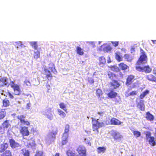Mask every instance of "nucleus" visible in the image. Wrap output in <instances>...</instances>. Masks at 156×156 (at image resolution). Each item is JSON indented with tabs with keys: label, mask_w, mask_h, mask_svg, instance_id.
Instances as JSON below:
<instances>
[{
	"label": "nucleus",
	"mask_w": 156,
	"mask_h": 156,
	"mask_svg": "<svg viewBox=\"0 0 156 156\" xmlns=\"http://www.w3.org/2000/svg\"><path fill=\"white\" fill-rule=\"evenodd\" d=\"M9 84L11 88H12L14 91V94L15 95H19L21 94V91L20 86L15 83V82L11 81Z\"/></svg>",
	"instance_id": "obj_1"
},
{
	"label": "nucleus",
	"mask_w": 156,
	"mask_h": 156,
	"mask_svg": "<svg viewBox=\"0 0 156 156\" xmlns=\"http://www.w3.org/2000/svg\"><path fill=\"white\" fill-rule=\"evenodd\" d=\"M140 52L141 55L136 62V64L139 65L143 63H146L147 60V57L144 51L140 48Z\"/></svg>",
	"instance_id": "obj_2"
},
{
	"label": "nucleus",
	"mask_w": 156,
	"mask_h": 156,
	"mask_svg": "<svg viewBox=\"0 0 156 156\" xmlns=\"http://www.w3.org/2000/svg\"><path fill=\"white\" fill-rule=\"evenodd\" d=\"M146 139L147 141L151 146H154L156 145V142L154 136H151V133L147 132L146 133Z\"/></svg>",
	"instance_id": "obj_3"
},
{
	"label": "nucleus",
	"mask_w": 156,
	"mask_h": 156,
	"mask_svg": "<svg viewBox=\"0 0 156 156\" xmlns=\"http://www.w3.org/2000/svg\"><path fill=\"white\" fill-rule=\"evenodd\" d=\"M136 69L141 72H144L146 73H149L151 72L152 69L148 65L141 67L139 66H136Z\"/></svg>",
	"instance_id": "obj_4"
},
{
	"label": "nucleus",
	"mask_w": 156,
	"mask_h": 156,
	"mask_svg": "<svg viewBox=\"0 0 156 156\" xmlns=\"http://www.w3.org/2000/svg\"><path fill=\"white\" fill-rule=\"evenodd\" d=\"M17 118L20 121L21 125L27 126H29L30 125V123L28 121L25 119L26 118L25 115H19L17 117Z\"/></svg>",
	"instance_id": "obj_5"
},
{
	"label": "nucleus",
	"mask_w": 156,
	"mask_h": 156,
	"mask_svg": "<svg viewBox=\"0 0 156 156\" xmlns=\"http://www.w3.org/2000/svg\"><path fill=\"white\" fill-rule=\"evenodd\" d=\"M76 150L80 156H86V150L84 146L79 145Z\"/></svg>",
	"instance_id": "obj_6"
},
{
	"label": "nucleus",
	"mask_w": 156,
	"mask_h": 156,
	"mask_svg": "<svg viewBox=\"0 0 156 156\" xmlns=\"http://www.w3.org/2000/svg\"><path fill=\"white\" fill-rule=\"evenodd\" d=\"M9 85L8 79L6 77L4 76L0 78V88L7 86L8 87Z\"/></svg>",
	"instance_id": "obj_7"
},
{
	"label": "nucleus",
	"mask_w": 156,
	"mask_h": 156,
	"mask_svg": "<svg viewBox=\"0 0 156 156\" xmlns=\"http://www.w3.org/2000/svg\"><path fill=\"white\" fill-rule=\"evenodd\" d=\"M135 80L134 76L132 75H128L126 79V85L127 86L131 85Z\"/></svg>",
	"instance_id": "obj_8"
},
{
	"label": "nucleus",
	"mask_w": 156,
	"mask_h": 156,
	"mask_svg": "<svg viewBox=\"0 0 156 156\" xmlns=\"http://www.w3.org/2000/svg\"><path fill=\"white\" fill-rule=\"evenodd\" d=\"M92 123L93 127H102L104 125L102 122L99 121L98 119H96L94 118H92Z\"/></svg>",
	"instance_id": "obj_9"
},
{
	"label": "nucleus",
	"mask_w": 156,
	"mask_h": 156,
	"mask_svg": "<svg viewBox=\"0 0 156 156\" xmlns=\"http://www.w3.org/2000/svg\"><path fill=\"white\" fill-rule=\"evenodd\" d=\"M36 145L34 139L31 138L28 140L27 142L26 147L28 148H34L36 147Z\"/></svg>",
	"instance_id": "obj_10"
},
{
	"label": "nucleus",
	"mask_w": 156,
	"mask_h": 156,
	"mask_svg": "<svg viewBox=\"0 0 156 156\" xmlns=\"http://www.w3.org/2000/svg\"><path fill=\"white\" fill-rule=\"evenodd\" d=\"M96 95L98 98L100 100L104 99V97L103 95V93L102 90L100 88H98L96 90Z\"/></svg>",
	"instance_id": "obj_11"
},
{
	"label": "nucleus",
	"mask_w": 156,
	"mask_h": 156,
	"mask_svg": "<svg viewBox=\"0 0 156 156\" xmlns=\"http://www.w3.org/2000/svg\"><path fill=\"white\" fill-rule=\"evenodd\" d=\"M57 131L55 130L49 133L48 135V139L50 141H54L55 139V135L57 134Z\"/></svg>",
	"instance_id": "obj_12"
},
{
	"label": "nucleus",
	"mask_w": 156,
	"mask_h": 156,
	"mask_svg": "<svg viewBox=\"0 0 156 156\" xmlns=\"http://www.w3.org/2000/svg\"><path fill=\"white\" fill-rule=\"evenodd\" d=\"M111 135L115 140L120 139L122 137L120 133L114 130L112 131Z\"/></svg>",
	"instance_id": "obj_13"
},
{
	"label": "nucleus",
	"mask_w": 156,
	"mask_h": 156,
	"mask_svg": "<svg viewBox=\"0 0 156 156\" xmlns=\"http://www.w3.org/2000/svg\"><path fill=\"white\" fill-rule=\"evenodd\" d=\"M110 87H113V89H116L118 87L120 86L119 83L118 81L116 80L112 81L109 83Z\"/></svg>",
	"instance_id": "obj_14"
},
{
	"label": "nucleus",
	"mask_w": 156,
	"mask_h": 156,
	"mask_svg": "<svg viewBox=\"0 0 156 156\" xmlns=\"http://www.w3.org/2000/svg\"><path fill=\"white\" fill-rule=\"evenodd\" d=\"M44 74L45 75V77L48 80L50 81L52 79L53 76L50 72L48 69H45L44 70Z\"/></svg>",
	"instance_id": "obj_15"
},
{
	"label": "nucleus",
	"mask_w": 156,
	"mask_h": 156,
	"mask_svg": "<svg viewBox=\"0 0 156 156\" xmlns=\"http://www.w3.org/2000/svg\"><path fill=\"white\" fill-rule=\"evenodd\" d=\"M107 75L108 78L112 81L118 78V75L110 71L107 72Z\"/></svg>",
	"instance_id": "obj_16"
},
{
	"label": "nucleus",
	"mask_w": 156,
	"mask_h": 156,
	"mask_svg": "<svg viewBox=\"0 0 156 156\" xmlns=\"http://www.w3.org/2000/svg\"><path fill=\"white\" fill-rule=\"evenodd\" d=\"M137 107L140 110L144 111L145 110V106L144 104V101L140 100L137 104Z\"/></svg>",
	"instance_id": "obj_17"
},
{
	"label": "nucleus",
	"mask_w": 156,
	"mask_h": 156,
	"mask_svg": "<svg viewBox=\"0 0 156 156\" xmlns=\"http://www.w3.org/2000/svg\"><path fill=\"white\" fill-rule=\"evenodd\" d=\"M107 95L110 98H115L118 95V94L115 92L113 89H112L107 94Z\"/></svg>",
	"instance_id": "obj_18"
},
{
	"label": "nucleus",
	"mask_w": 156,
	"mask_h": 156,
	"mask_svg": "<svg viewBox=\"0 0 156 156\" xmlns=\"http://www.w3.org/2000/svg\"><path fill=\"white\" fill-rule=\"evenodd\" d=\"M110 122L111 124L115 125H120L122 123V122H120L118 119L114 118H112L111 119Z\"/></svg>",
	"instance_id": "obj_19"
},
{
	"label": "nucleus",
	"mask_w": 156,
	"mask_h": 156,
	"mask_svg": "<svg viewBox=\"0 0 156 156\" xmlns=\"http://www.w3.org/2000/svg\"><path fill=\"white\" fill-rule=\"evenodd\" d=\"M27 128L28 127H21L20 132L23 136H28L29 135V132Z\"/></svg>",
	"instance_id": "obj_20"
},
{
	"label": "nucleus",
	"mask_w": 156,
	"mask_h": 156,
	"mask_svg": "<svg viewBox=\"0 0 156 156\" xmlns=\"http://www.w3.org/2000/svg\"><path fill=\"white\" fill-rule=\"evenodd\" d=\"M9 147L8 144L7 143H3L0 146V153L5 151Z\"/></svg>",
	"instance_id": "obj_21"
},
{
	"label": "nucleus",
	"mask_w": 156,
	"mask_h": 156,
	"mask_svg": "<svg viewBox=\"0 0 156 156\" xmlns=\"http://www.w3.org/2000/svg\"><path fill=\"white\" fill-rule=\"evenodd\" d=\"M145 118L147 120L151 121L154 120V116L149 112H146Z\"/></svg>",
	"instance_id": "obj_22"
},
{
	"label": "nucleus",
	"mask_w": 156,
	"mask_h": 156,
	"mask_svg": "<svg viewBox=\"0 0 156 156\" xmlns=\"http://www.w3.org/2000/svg\"><path fill=\"white\" fill-rule=\"evenodd\" d=\"M146 78L149 81L156 83V77L152 74L147 75Z\"/></svg>",
	"instance_id": "obj_23"
},
{
	"label": "nucleus",
	"mask_w": 156,
	"mask_h": 156,
	"mask_svg": "<svg viewBox=\"0 0 156 156\" xmlns=\"http://www.w3.org/2000/svg\"><path fill=\"white\" fill-rule=\"evenodd\" d=\"M120 69L122 70H125L129 68L128 66L124 62H121L118 64Z\"/></svg>",
	"instance_id": "obj_24"
},
{
	"label": "nucleus",
	"mask_w": 156,
	"mask_h": 156,
	"mask_svg": "<svg viewBox=\"0 0 156 156\" xmlns=\"http://www.w3.org/2000/svg\"><path fill=\"white\" fill-rule=\"evenodd\" d=\"M9 142L10 146L12 148H15L19 146V144L16 142L13 139H10Z\"/></svg>",
	"instance_id": "obj_25"
},
{
	"label": "nucleus",
	"mask_w": 156,
	"mask_h": 156,
	"mask_svg": "<svg viewBox=\"0 0 156 156\" xmlns=\"http://www.w3.org/2000/svg\"><path fill=\"white\" fill-rule=\"evenodd\" d=\"M49 69L54 74H55L57 73V71L55 68V66L53 63H50L49 64Z\"/></svg>",
	"instance_id": "obj_26"
},
{
	"label": "nucleus",
	"mask_w": 156,
	"mask_h": 156,
	"mask_svg": "<svg viewBox=\"0 0 156 156\" xmlns=\"http://www.w3.org/2000/svg\"><path fill=\"white\" fill-rule=\"evenodd\" d=\"M21 154L23 156H30V152L27 149L25 148H23L21 150Z\"/></svg>",
	"instance_id": "obj_27"
},
{
	"label": "nucleus",
	"mask_w": 156,
	"mask_h": 156,
	"mask_svg": "<svg viewBox=\"0 0 156 156\" xmlns=\"http://www.w3.org/2000/svg\"><path fill=\"white\" fill-rule=\"evenodd\" d=\"M76 51L77 53L80 55H83L84 53L83 49L79 46L76 47Z\"/></svg>",
	"instance_id": "obj_28"
},
{
	"label": "nucleus",
	"mask_w": 156,
	"mask_h": 156,
	"mask_svg": "<svg viewBox=\"0 0 156 156\" xmlns=\"http://www.w3.org/2000/svg\"><path fill=\"white\" fill-rule=\"evenodd\" d=\"M3 152L1 156H12V152L10 150H7Z\"/></svg>",
	"instance_id": "obj_29"
},
{
	"label": "nucleus",
	"mask_w": 156,
	"mask_h": 156,
	"mask_svg": "<svg viewBox=\"0 0 156 156\" xmlns=\"http://www.w3.org/2000/svg\"><path fill=\"white\" fill-rule=\"evenodd\" d=\"M124 57L126 61L129 62H131L133 59L131 56L127 54H125L124 55Z\"/></svg>",
	"instance_id": "obj_30"
},
{
	"label": "nucleus",
	"mask_w": 156,
	"mask_h": 156,
	"mask_svg": "<svg viewBox=\"0 0 156 156\" xmlns=\"http://www.w3.org/2000/svg\"><path fill=\"white\" fill-rule=\"evenodd\" d=\"M149 91L148 90H146L141 93L140 96V98L141 99H143L147 95L149 94Z\"/></svg>",
	"instance_id": "obj_31"
},
{
	"label": "nucleus",
	"mask_w": 156,
	"mask_h": 156,
	"mask_svg": "<svg viewBox=\"0 0 156 156\" xmlns=\"http://www.w3.org/2000/svg\"><path fill=\"white\" fill-rule=\"evenodd\" d=\"M120 53L119 52H116L115 53V58L118 62H121L122 60V58L120 56Z\"/></svg>",
	"instance_id": "obj_32"
},
{
	"label": "nucleus",
	"mask_w": 156,
	"mask_h": 156,
	"mask_svg": "<svg viewBox=\"0 0 156 156\" xmlns=\"http://www.w3.org/2000/svg\"><path fill=\"white\" fill-rule=\"evenodd\" d=\"M3 106L5 107H8L10 105L9 101L7 99H5L3 100Z\"/></svg>",
	"instance_id": "obj_33"
},
{
	"label": "nucleus",
	"mask_w": 156,
	"mask_h": 156,
	"mask_svg": "<svg viewBox=\"0 0 156 156\" xmlns=\"http://www.w3.org/2000/svg\"><path fill=\"white\" fill-rule=\"evenodd\" d=\"M3 127H9L11 126L9 120H6L2 124Z\"/></svg>",
	"instance_id": "obj_34"
},
{
	"label": "nucleus",
	"mask_w": 156,
	"mask_h": 156,
	"mask_svg": "<svg viewBox=\"0 0 156 156\" xmlns=\"http://www.w3.org/2000/svg\"><path fill=\"white\" fill-rule=\"evenodd\" d=\"M68 135H66V136H64V135H63L62 136V145L66 144L67 142Z\"/></svg>",
	"instance_id": "obj_35"
},
{
	"label": "nucleus",
	"mask_w": 156,
	"mask_h": 156,
	"mask_svg": "<svg viewBox=\"0 0 156 156\" xmlns=\"http://www.w3.org/2000/svg\"><path fill=\"white\" fill-rule=\"evenodd\" d=\"M30 45L34 48L35 50H37V49L38 45H37V42L36 41H32L30 42Z\"/></svg>",
	"instance_id": "obj_36"
},
{
	"label": "nucleus",
	"mask_w": 156,
	"mask_h": 156,
	"mask_svg": "<svg viewBox=\"0 0 156 156\" xmlns=\"http://www.w3.org/2000/svg\"><path fill=\"white\" fill-rule=\"evenodd\" d=\"M99 64L100 65L104 64L106 62L105 59V58L103 56L100 57L99 58Z\"/></svg>",
	"instance_id": "obj_37"
},
{
	"label": "nucleus",
	"mask_w": 156,
	"mask_h": 156,
	"mask_svg": "<svg viewBox=\"0 0 156 156\" xmlns=\"http://www.w3.org/2000/svg\"><path fill=\"white\" fill-rule=\"evenodd\" d=\"M57 111L59 115L62 116V118H64L66 116V114L64 112L62 111L61 110L58 109L57 110Z\"/></svg>",
	"instance_id": "obj_38"
},
{
	"label": "nucleus",
	"mask_w": 156,
	"mask_h": 156,
	"mask_svg": "<svg viewBox=\"0 0 156 156\" xmlns=\"http://www.w3.org/2000/svg\"><path fill=\"white\" fill-rule=\"evenodd\" d=\"M6 112L4 111L1 110L0 111V119H3L6 115Z\"/></svg>",
	"instance_id": "obj_39"
},
{
	"label": "nucleus",
	"mask_w": 156,
	"mask_h": 156,
	"mask_svg": "<svg viewBox=\"0 0 156 156\" xmlns=\"http://www.w3.org/2000/svg\"><path fill=\"white\" fill-rule=\"evenodd\" d=\"M40 52L38 51L34 52V57L36 59H37L40 57Z\"/></svg>",
	"instance_id": "obj_40"
},
{
	"label": "nucleus",
	"mask_w": 156,
	"mask_h": 156,
	"mask_svg": "<svg viewBox=\"0 0 156 156\" xmlns=\"http://www.w3.org/2000/svg\"><path fill=\"white\" fill-rule=\"evenodd\" d=\"M106 149L104 147H99L98 148V153H99L101 152L104 153Z\"/></svg>",
	"instance_id": "obj_41"
},
{
	"label": "nucleus",
	"mask_w": 156,
	"mask_h": 156,
	"mask_svg": "<svg viewBox=\"0 0 156 156\" xmlns=\"http://www.w3.org/2000/svg\"><path fill=\"white\" fill-rule=\"evenodd\" d=\"M137 92L136 91H132L130 93H127L126 94V96L127 97L129 96H133L135 95H136Z\"/></svg>",
	"instance_id": "obj_42"
},
{
	"label": "nucleus",
	"mask_w": 156,
	"mask_h": 156,
	"mask_svg": "<svg viewBox=\"0 0 156 156\" xmlns=\"http://www.w3.org/2000/svg\"><path fill=\"white\" fill-rule=\"evenodd\" d=\"M134 135L137 138L140 136L141 135L140 132L138 131H133V132Z\"/></svg>",
	"instance_id": "obj_43"
},
{
	"label": "nucleus",
	"mask_w": 156,
	"mask_h": 156,
	"mask_svg": "<svg viewBox=\"0 0 156 156\" xmlns=\"http://www.w3.org/2000/svg\"><path fill=\"white\" fill-rule=\"evenodd\" d=\"M24 85L27 87H29L31 86L30 82L27 80H25L24 82Z\"/></svg>",
	"instance_id": "obj_44"
},
{
	"label": "nucleus",
	"mask_w": 156,
	"mask_h": 156,
	"mask_svg": "<svg viewBox=\"0 0 156 156\" xmlns=\"http://www.w3.org/2000/svg\"><path fill=\"white\" fill-rule=\"evenodd\" d=\"M60 108L67 112V109L66 108V106L63 103H61L59 104Z\"/></svg>",
	"instance_id": "obj_45"
},
{
	"label": "nucleus",
	"mask_w": 156,
	"mask_h": 156,
	"mask_svg": "<svg viewBox=\"0 0 156 156\" xmlns=\"http://www.w3.org/2000/svg\"><path fill=\"white\" fill-rule=\"evenodd\" d=\"M22 44L21 42L19 41L16 42L15 43V46L17 48H18L20 47H22Z\"/></svg>",
	"instance_id": "obj_46"
},
{
	"label": "nucleus",
	"mask_w": 156,
	"mask_h": 156,
	"mask_svg": "<svg viewBox=\"0 0 156 156\" xmlns=\"http://www.w3.org/2000/svg\"><path fill=\"white\" fill-rule=\"evenodd\" d=\"M34 156H43V152L41 151H37Z\"/></svg>",
	"instance_id": "obj_47"
},
{
	"label": "nucleus",
	"mask_w": 156,
	"mask_h": 156,
	"mask_svg": "<svg viewBox=\"0 0 156 156\" xmlns=\"http://www.w3.org/2000/svg\"><path fill=\"white\" fill-rule=\"evenodd\" d=\"M46 117L48 119L51 120H52L53 118V115L51 113H49L46 115Z\"/></svg>",
	"instance_id": "obj_48"
},
{
	"label": "nucleus",
	"mask_w": 156,
	"mask_h": 156,
	"mask_svg": "<svg viewBox=\"0 0 156 156\" xmlns=\"http://www.w3.org/2000/svg\"><path fill=\"white\" fill-rule=\"evenodd\" d=\"M87 81L88 83L90 84L93 83L94 82V79L92 77H88L87 79Z\"/></svg>",
	"instance_id": "obj_49"
},
{
	"label": "nucleus",
	"mask_w": 156,
	"mask_h": 156,
	"mask_svg": "<svg viewBox=\"0 0 156 156\" xmlns=\"http://www.w3.org/2000/svg\"><path fill=\"white\" fill-rule=\"evenodd\" d=\"M86 43L88 44L91 46L93 48L95 47V44L94 42H87Z\"/></svg>",
	"instance_id": "obj_50"
},
{
	"label": "nucleus",
	"mask_w": 156,
	"mask_h": 156,
	"mask_svg": "<svg viewBox=\"0 0 156 156\" xmlns=\"http://www.w3.org/2000/svg\"><path fill=\"white\" fill-rule=\"evenodd\" d=\"M111 43L114 47H116L118 46L119 42L118 41H112Z\"/></svg>",
	"instance_id": "obj_51"
},
{
	"label": "nucleus",
	"mask_w": 156,
	"mask_h": 156,
	"mask_svg": "<svg viewBox=\"0 0 156 156\" xmlns=\"http://www.w3.org/2000/svg\"><path fill=\"white\" fill-rule=\"evenodd\" d=\"M69 131V127H68L67 128H66L65 130V132L64 133L63 135H64V136H66V135H67L68 136V135L67 134Z\"/></svg>",
	"instance_id": "obj_52"
},
{
	"label": "nucleus",
	"mask_w": 156,
	"mask_h": 156,
	"mask_svg": "<svg viewBox=\"0 0 156 156\" xmlns=\"http://www.w3.org/2000/svg\"><path fill=\"white\" fill-rule=\"evenodd\" d=\"M46 87L47 89V92L48 93L50 92V85L48 84H47L46 85Z\"/></svg>",
	"instance_id": "obj_53"
},
{
	"label": "nucleus",
	"mask_w": 156,
	"mask_h": 156,
	"mask_svg": "<svg viewBox=\"0 0 156 156\" xmlns=\"http://www.w3.org/2000/svg\"><path fill=\"white\" fill-rule=\"evenodd\" d=\"M7 95L11 99H13L14 98L13 96L10 92H8Z\"/></svg>",
	"instance_id": "obj_54"
},
{
	"label": "nucleus",
	"mask_w": 156,
	"mask_h": 156,
	"mask_svg": "<svg viewBox=\"0 0 156 156\" xmlns=\"http://www.w3.org/2000/svg\"><path fill=\"white\" fill-rule=\"evenodd\" d=\"M54 156H60V154L58 153H56Z\"/></svg>",
	"instance_id": "obj_55"
},
{
	"label": "nucleus",
	"mask_w": 156,
	"mask_h": 156,
	"mask_svg": "<svg viewBox=\"0 0 156 156\" xmlns=\"http://www.w3.org/2000/svg\"><path fill=\"white\" fill-rule=\"evenodd\" d=\"M152 41L153 43H154L156 41V40H152Z\"/></svg>",
	"instance_id": "obj_56"
},
{
	"label": "nucleus",
	"mask_w": 156,
	"mask_h": 156,
	"mask_svg": "<svg viewBox=\"0 0 156 156\" xmlns=\"http://www.w3.org/2000/svg\"><path fill=\"white\" fill-rule=\"evenodd\" d=\"M119 102V101H116V102Z\"/></svg>",
	"instance_id": "obj_57"
},
{
	"label": "nucleus",
	"mask_w": 156,
	"mask_h": 156,
	"mask_svg": "<svg viewBox=\"0 0 156 156\" xmlns=\"http://www.w3.org/2000/svg\"><path fill=\"white\" fill-rule=\"evenodd\" d=\"M131 156H134L133 155H132Z\"/></svg>",
	"instance_id": "obj_58"
},
{
	"label": "nucleus",
	"mask_w": 156,
	"mask_h": 156,
	"mask_svg": "<svg viewBox=\"0 0 156 156\" xmlns=\"http://www.w3.org/2000/svg\"><path fill=\"white\" fill-rule=\"evenodd\" d=\"M155 124H156V122H155Z\"/></svg>",
	"instance_id": "obj_59"
}]
</instances>
